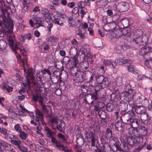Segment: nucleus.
I'll list each match as a JSON object with an SVG mask.
<instances>
[{
    "label": "nucleus",
    "instance_id": "23",
    "mask_svg": "<svg viewBox=\"0 0 152 152\" xmlns=\"http://www.w3.org/2000/svg\"><path fill=\"white\" fill-rule=\"evenodd\" d=\"M50 117L51 118L52 125L53 128H54L53 127L54 126L56 127V125L58 124V119L59 118L58 117L56 116L52 117L50 115Z\"/></svg>",
    "mask_w": 152,
    "mask_h": 152
},
{
    "label": "nucleus",
    "instance_id": "48",
    "mask_svg": "<svg viewBox=\"0 0 152 152\" xmlns=\"http://www.w3.org/2000/svg\"><path fill=\"white\" fill-rule=\"evenodd\" d=\"M147 77L144 75H140L138 76L137 79L139 81H142L147 79Z\"/></svg>",
    "mask_w": 152,
    "mask_h": 152
},
{
    "label": "nucleus",
    "instance_id": "29",
    "mask_svg": "<svg viewBox=\"0 0 152 152\" xmlns=\"http://www.w3.org/2000/svg\"><path fill=\"white\" fill-rule=\"evenodd\" d=\"M103 63L106 66H110L113 68L117 65L116 61L114 62V64H113V62L109 60H104L103 61Z\"/></svg>",
    "mask_w": 152,
    "mask_h": 152
},
{
    "label": "nucleus",
    "instance_id": "13",
    "mask_svg": "<svg viewBox=\"0 0 152 152\" xmlns=\"http://www.w3.org/2000/svg\"><path fill=\"white\" fill-rule=\"evenodd\" d=\"M118 6L120 11L123 12L126 11L127 10L128 4L125 2H122L118 4Z\"/></svg>",
    "mask_w": 152,
    "mask_h": 152
},
{
    "label": "nucleus",
    "instance_id": "26",
    "mask_svg": "<svg viewBox=\"0 0 152 152\" xmlns=\"http://www.w3.org/2000/svg\"><path fill=\"white\" fill-rule=\"evenodd\" d=\"M85 31H83V28L82 26H79L78 28V31L76 33L79 36L81 39H83L85 35L84 33Z\"/></svg>",
    "mask_w": 152,
    "mask_h": 152
},
{
    "label": "nucleus",
    "instance_id": "18",
    "mask_svg": "<svg viewBox=\"0 0 152 152\" xmlns=\"http://www.w3.org/2000/svg\"><path fill=\"white\" fill-rule=\"evenodd\" d=\"M138 131L140 134L143 136H145L147 134V130L146 128L144 126H139L138 127Z\"/></svg>",
    "mask_w": 152,
    "mask_h": 152
},
{
    "label": "nucleus",
    "instance_id": "34",
    "mask_svg": "<svg viewBox=\"0 0 152 152\" xmlns=\"http://www.w3.org/2000/svg\"><path fill=\"white\" fill-rule=\"evenodd\" d=\"M91 139V145L93 147L92 149L94 151L96 152L97 151L98 148L97 146H95V142L96 140L95 136L93 137Z\"/></svg>",
    "mask_w": 152,
    "mask_h": 152
},
{
    "label": "nucleus",
    "instance_id": "43",
    "mask_svg": "<svg viewBox=\"0 0 152 152\" xmlns=\"http://www.w3.org/2000/svg\"><path fill=\"white\" fill-rule=\"evenodd\" d=\"M140 117L142 121H145L148 119V117L146 112L141 114Z\"/></svg>",
    "mask_w": 152,
    "mask_h": 152
},
{
    "label": "nucleus",
    "instance_id": "19",
    "mask_svg": "<svg viewBox=\"0 0 152 152\" xmlns=\"http://www.w3.org/2000/svg\"><path fill=\"white\" fill-rule=\"evenodd\" d=\"M134 110L136 113L140 114L146 111L145 108L143 106H136Z\"/></svg>",
    "mask_w": 152,
    "mask_h": 152
},
{
    "label": "nucleus",
    "instance_id": "60",
    "mask_svg": "<svg viewBox=\"0 0 152 152\" xmlns=\"http://www.w3.org/2000/svg\"><path fill=\"white\" fill-rule=\"evenodd\" d=\"M69 19L68 20V25L69 26L73 27V25L72 23L74 22V20L72 18H69Z\"/></svg>",
    "mask_w": 152,
    "mask_h": 152
},
{
    "label": "nucleus",
    "instance_id": "21",
    "mask_svg": "<svg viewBox=\"0 0 152 152\" xmlns=\"http://www.w3.org/2000/svg\"><path fill=\"white\" fill-rule=\"evenodd\" d=\"M129 124L131 125L132 128L134 127V126L137 127V126H138L139 124L138 120L131 118L129 121Z\"/></svg>",
    "mask_w": 152,
    "mask_h": 152
},
{
    "label": "nucleus",
    "instance_id": "63",
    "mask_svg": "<svg viewBox=\"0 0 152 152\" xmlns=\"http://www.w3.org/2000/svg\"><path fill=\"white\" fill-rule=\"evenodd\" d=\"M146 49L149 52L152 49V43H149L145 46Z\"/></svg>",
    "mask_w": 152,
    "mask_h": 152
},
{
    "label": "nucleus",
    "instance_id": "36",
    "mask_svg": "<svg viewBox=\"0 0 152 152\" xmlns=\"http://www.w3.org/2000/svg\"><path fill=\"white\" fill-rule=\"evenodd\" d=\"M11 142L12 144L16 146L17 148L22 145L21 141L18 139L17 140H12L11 141Z\"/></svg>",
    "mask_w": 152,
    "mask_h": 152
},
{
    "label": "nucleus",
    "instance_id": "59",
    "mask_svg": "<svg viewBox=\"0 0 152 152\" xmlns=\"http://www.w3.org/2000/svg\"><path fill=\"white\" fill-rule=\"evenodd\" d=\"M105 88L102 87L101 84L98 85L96 86L95 88V92L97 93V92L100 89Z\"/></svg>",
    "mask_w": 152,
    "mask_h": 152
},
{
    "label": "nucleus",
    "instance_id": "7",
    "mask_svg": "<svg viewBox=\"0 0 152 152\" xmlns=\"http://www.w3.org/2000/svg\"><path fill=\"white\" fill-rule=\"evenodd\" d=\"M126 101L121 100L120 101V102H118V104H116L119 106V109L121 111V113L124 112L128 109V103Z\"/></svg>",
    "mask_w": 152,
    "mask_h": 152
},
{
    "label": "nucleus",
    "instance_id": "27",
    "mask_svg": "<svg viewBox=\"0 0 152 152\" xmlns=\"http://www.w3.org/2000/svg\"><path fill=\"white\" fill-rule=\"evenodd\" d=\"M115 32L116 36L117 37H120L123 35H125L127 33V32L126 30L125 29H123L122 31H121L120 29L117 30Z\"/></svg>",
    "mask_w": 152,
    "mask_h": 152
},
{
    "label": "nucleus",
    "instance_id": "1",
    "mask_svg": "<svg viewBox=\"0 0 152 152\" xmlns=\"http://www.w3.org/2000/svg\"><path fill=\"white\" fill-rule=\"evenodd\" d=\"M13 7L7 6V9L3 10L2 14L0 15V27L2 28L4 26L10 31L12 30L14 27L12 21L9 19L10 15L16 11V9L13 4Z\"/></svg>",
    "mask_w": 152,
    "mask_h": 152
},
{
    "label": "nucleus",
    "instance_id": "16",
    "mask_svg": "<svg viewBox=\"0 0 152 152\" xmlns=\"http://www.w3.org/2000/svg\"><path fill=\"white\" fill-rule=\"evenodd\" d=\"M65 123L63 120H61L60 121V124L58 125L57 124L55 128H53L55 129L56 128L60 132H63L64 131L65 129Z\"/></svg>",
    "mask_w": 152,
    "mask_h": 152
},
{
    "label": "nucleus",
    "instance_id": "64",
    "mask_svg": "<svg viewBox=\"0 0 152 152\" xmlns=\"http://www.w3.org/2000/svg\"><path fill=\"white\" fill-rule=\"evenodd\" d=\"M146 113L148 118H152V109L151 110H148Z\"/></svg>",
    "mask_w": 152,
    "mask_h": 152
},
{
    "label": "nucleus",
    "instance_id": "46",
    "mask_svg": "<svg viewBox=\"0 0 152 152\" xmlns=\"http://www.w3.org/2000/svg\"><path fill=\"white\" fill-rule=\"evenodd\" d=\"M81 52V54L79 56V61L80 63L82 62L85 60V52L84 50H82Z\"/></svg>",
    "mask_w": 152,
    "mask_h": 152
},
{
    "label": "nucleus",
    "instance_id": "38",
    "mask_svg": "<svg viewBox=\"0 0 152 152\" xmlns=\"http://www.w3.org/2000/svg\"><path fill=\"white\" fill-rule=\"evenodd\" d=\"M99 116L102 119L104 120L106 118V113L104 111L100 110L98 112Z\"/></svg>",
    "mask_w": 152,
    "mask_h": 152
},
{
    "label": "nucleus",
    "instance_id": "49",
    "mask_svg": "<svg viewBox=\"0 0 152 152\" xmlns=\"http://www.w3.org/2000/svg\"><path fill=\"white\" fill-rule=\"evenodd\" d=\"M142 104L143 105L142 106L145 107H147L149 105V100L147 99H145L142 101Z\"/></svg>",
    "mask_w": 152,
    "mask_h": 152
},
{
    "label": "nucleus",
    "instance_id": "28",
    "mask_svg": "<svg viewBox=\"0 0 152 152\" xmlns=\"http://www.w3.org/2000/svg\"><path fill=\"white\" fill-rule=\"evenodd\" d=\"M72 15L75 18L78 17L79 15V9L78 7L74 8L72 11Z\"/></svg>",
    "mask_w": 152,
    "mask_h": 152
},
{
    "label": "nucleus",
    "instance_id": "39",
    "mask_svg": "<svg viewBox=\"0 0 152 152\" xmlns=\"http://www.w3.org/2000/svg\"><path fill=\"white\" fill-rule=\"evenodd\" d=\"M106 110L109 112H112L115 109L113 104L111 103H107L106 105Z\"/></svg>",
    "mask_w": 152,
    "mask_h": 152
},
{
    "label": "nucleus",
    "instance_id": "17",
    "mask_svg": "<svg viewBox=\"0 0 152 152\" xmlns=\"http://www.w3.org/2000/svg\"><path fill=\"white\" fill-rule=\"evenodd\" d=\"M32 18L36 21V23H34L35 25H36V27L38 28L39 26H42V20H41L42 19L40 17H37L36 15H33L32 16Z\"/></svg>",
    "mask_w": 152,
    "mask_h": 152
},
{
    "label": "nucleus",
    "instance_id": "8",
    "mask_svg": "<svg viewBox=\"0 0 152 152\" xmlns=\"http://www.w3.org/2000/svg\"><path fill=\"white\" fill-rule=\"evenodd\" d=\"M124 89L128 91L127 92L130 97V101H131L135 94L134 90L131 89V85L128 83L126 84Z\"/></svg>",
    "mask_w": 152,
    "mask_h": 152
},
{
    "label": "nucleus",
    "instance_id": "11",
    "mask_svg": "<svg viewBox=\"0 0 152 152\" xmlns=\"http://www.w3.org/2000/svg\"><path fill=\"white\" fill-rule=\"evenodd\" d=\"M121 113L122 115L121 117V120L124 124H128L131 118L130 117L127 112L125 113Z\"/></svg>",
    "mask_w": 152,
    "mask_h": 152
},
{
    "label": "nucleus",
    "instance_id": "57",
    "mask_svg": "<svg viewBox=\"0 0 152 152\" xmlns=\"http://www.w3.org/2000/svg\"><path fill=\"white\" fill-rule=\"evenodd\" d=\"M0 132L4 135H6L7 134V130L4 128H0Z\"/></svg>",
    "mask_w": 152,
    "mask_h": 152
},
{
    "label": "nucleus",
    "instance_id": "31",
    "mask_svg": "<svg viewBox=\"0 0 152 152\" xmlns=\"http://www.w3.org/2000/svg\"><path fill=\"white\" fill-rule=\"evenodd\" d=\"M20 50L21 53L25 56H27L29 52L28 48L26 47H22L20 48Z\"/></svg>",
    "mask_w": 152,
    "mask_h": 152
},
{
    "label": "nucleus",
    "instance_id": "47",
    "mask_svg": "<svg viewBox=\"0 0 152 152\" xmlns=\"http://www.w3.org/2000/svg\"><path fill=\"white\" fill-rule=\"evenodd\" d=\"M116 129L117 130H121L122 128V125L121 123L118 121L117 122L115 125Z\"/></svg>",
    "mask_w": 152,
    "mask_h": 152
},
{
    "label": "nucleus",
    "instance_id": "30",
    "mask_svg": "<svg viewBox=\"0 0 152 152\" xmlns=\"http://www.w3.org/2000/svg\"><path fill=\"white\" fill-rule=\"evenodd\" d=\"M84 136L86 138H90L91 139L93 137H95L96 135L95 133H94L91 130H90V132L89 133L86 132L84 134Z\"/></svg>",
    "mask_w": 152,
    "mask_h": 152
},
{
    "label": "nucleus",
    "instance_id": "15",
    "mask_svg": "<svg viewBox=\"0 0 152 152\" xmlns=\"http://www.w3.org/2000/svg\"><path fill=\"white\" fill-rule=\"evenodd\" d=\"M121 143L119 140H117L115 143L113 144L112 145L113 147L112 151L114 152L117 151H123V150L121 149Z\"/></svg>",
    "mask_w": 152,
    "mask_h": 152
},
{
    "label": "nucleus",
    "instance_id": "41",
    "mask_svg": "<svg viewBox=\"0 0 152 152\" xmlns=\"http://www.w3.org/2000/svg\"><path fill=\"white\" fill-rule=\"evenodd\" d=\"M20 133L19 137L20 138L23 140H26L28 136V134L24 132H21Z\"/></svg>",
    "mask_w": 152,
    "mask_h": 152
},
{
    "label": "nucleus",
    "instance_id": "40",
    "mask_svg": "<svg viewBox=\"0 0 152 152\" xmlns=\"http://www.w3.org/2000/svg\"><path fill=\"white\" fill-rule=\"evenodd\" d=\"M148 53V51L146 49L145 46L142 48L139 51V54L140 55L143 56L144 58L145 55Z\"/></svg>",
    "mask_w": 152,
    "mask_h": 152
},
{
    "label": "nucleus",
    "instance_id": "24",
    "mask_svg": "<svg viewBox=\"0 0 152 152\" xmlns=\"http://www.w3.org/2000/svg\"><path fill=\"white\" fill-rule=\"evenodd\" d=\"M98 99L97 96V93L94 92L92 95H90V96H88V99H90V102L92 104H93L94 102Z\"/></svg>",
    "mask_w": 152,
    "mask_h": 152
},
{
    "label": "nucleus",
    "instance_id": "53",
    "mask_svg": "<svg viewBox=\"0 0 152 152\" xmlns=\"http://www.w3.org/2000/svg\"><path fill=\"white\" fill-rule=\"evenodd\" d=\"M3 88L6 89L7 92H10L12 91L13 88L9 86H4L3 87Z\"/></svg>",
    "mask_w": 152,
    "mask_h": 152
},
{
    "label": "nucleus",
    "instance_id": "37",
    "mask_svg": "<svg viewBox=\"0 0 152 152\" xmlns=\"http://www.w3.org/2000/svg\"><path fill=\"white\" fill-rule=\"evenodd\" d=\"M57 17L56 15L53 16V22L56 24L60 26H62L64 23L62 22L60 23L59 19Z\"/></svg>",
    "mask_w": 152,
    "mask_h": 152
},
{
    "label": "nucleus",
    "instance_id": "12",
    "mask_svg": "<svg viewBox=\"0 0 152 152\" xmlns=\"http://www.w3.org/2000/svg\"><path fill=\"white\" fill-rule=\"evenodd\" d=\"M51 142L55 144V146L59 150L62 151L65 147L63 145L61 144L60 142L57 140L55 137L52 138Z\"/></svg>",
    "mask_w": 152,
    "mask_h": 152
},
{
    "label": "nucleus",
    "instance_id": "4",
    "mask_svg": "<svg viewBox=\"0 0 152 152\" xmlns=\"http://www.w3.org/2000/svg\"><path fill=\"white\" fill-rule=\"evenodd\" d=\"M7 39L8 41V44L12 50H18L19 47L18 46L19 44L18 43H14L15 37L13 33L11 32L10 33Z\"/></svg>",
    "mask_w": 152,
    "mask_h": 152
},
{
    "label": "nucleus",
    "instance_id": "61",
    "mask_svg": "<svg viewBox=\"0 0 152 152\" xmlns=\"http://www.w3.org/2000/svg\"><path fill=\"white\" fill-rule=\"evenodd\" d=\"M5 109L7 110L9 112L12 113L13 110L11 107L7 105H4V106L3 107Z\"/></svg>",
    "mask_w": 152,
    "mask_h": 152
},
{
    "label": "nucleus",
    "instance_id": "25",
    "mask_svg": "<svg viewBox=\"0 0 152 152\" xmlns=\"http://www.w3.org/2000/svg\"><path fill=\"white\" fill-rule=\"evenodd\" d=\"M120 97L121 100L123 99V100L126 101L127 99L128 101H130V97L127 91L123 92L121 95H120Z\"/></svg>",
    "mask_w": 152,
    "mask_h": 152
},
{
    "label": "nucleus",
    "instance_id": "33",
    "mask_svg": "<svg viewBox=\"0 0 152 152\" xmlns=\"http://www.w3.org/2000/svg\"><path fill=\"white\" fill-rule=\"evenodd\" d=\"M72 58L73 61L72 63V67H77V64L80 62L78 60V59L76 55H74L73 56Z\"/></svg>",
    "mask_w": 152,
    "mask_h": 152
},
{
    "label": "nucleus",
    "instance_id": "42",
    "mask_svg": "<svg viewBox=\"0 0 152 152\" xmlns=\"http://www.w3.org/2000/svg\"><path fill=\"white\" fill-rule=\"evenodd\" d=\"M146 60L145 63L147 66L151 68H152V59L148 58L145 59Z\"/></svg>",
    "mask_w": 152,
    "mask_h": 152
},
{
    "label": "nucleus",
    "instance_id": "45",
    "mask_svg": "<svg viewBox=\"0 0 152 152\" xmlns=\"http://www.w3.org/2000/svg\"><path fill=\"white\" fill-rule=\"evenodd\" d=\"M80 98H82L83 97H84V102L86 104H90L89 103V99H88V96L87 95L86 96H85V95L84 94V93L81 94L80 96Z\"/></svg>",
    "mask_w": 152,
    "mask_h": 152
},
{
    "label": "nucleus",
    "instance_id": "51",
    "mask_svg": "<svg viewBox=\"0 0 152 152\" xmlns=\"http://www.w3.org/2000/svg\"><path fill=\"white\" fill-rule=\"evenodd\" d=\"M88 89V87L86 85H84L81 86V90L83 93H86Z\"/></svg>",
    "mask_w": 152,
    "mask_h": 152
},
{
    "label": "nucleus",
    "instance_id": "6",
    "mask_svg": "<svg viewBox=\"0 0 152 152\" xmlns=\"http://www.w3.org/2000/svg\"><path fill=\"white\" fill-rule=\"evenodd\" d=\"M110 100L113 102H116V104H118L120 102L121 97L119 91L115 90V91L112 93L110 96Z\"/></svg>",
    "mask_w": 152,
    "mask_h": 152
},
{
    "label": "nucleus",
    "instance_id": "56",
    "mask_svg": "<svg viewBox=\"0 0 152 152\" xmlns=\"http://www.w3.org/2000/svg\"><path fill=\"white\" fill-rule=\"evenodd\" d=\"M116 83L118 86H121L122 84V78L120 77H118L116 80Z\"/></svg>",
    "mask_w": 152,
    "mask_h": 152
},
{
    "label": "nucleus",
    "instance_id": "2",
    "mask_svg": "<svg viewBox=\"0 0 152 152\" xmlns=\"http://www.w3.org/2000/svg\"><path fill=\"white\" fill-rule=\"evenodd\" d=\"M26 83H23V84L25 87L30 86L31 83L35 79L34 76V72L31 69H28L26 73Z\"/></svg>",
    "mask_w": 152,
    "mask_h": 152
},
{
    "label": "nucleus",
    "instance_id": "22",
    "mask_svg": "<svg viewBox=\"0 0 152 152\" xmlns=\"http://www.w3.org/2000/svg\"><path fill=\"white\" fill-rule=\"evenodd\" d=\"M45 132L47 136L49 138H51V139L52 137H53L54 135V132L48 127H46L45 128Z\"/></svg>",
    "mask_w": 152,
    "mask_h": 152
},
{
    "label": "nucleus",
    "instance_id": "54",
    "mask_svg": "<svg viewBox=\"0 0 152 152\" xmlns=\"http://www.w3.org/2000/svg\"><path fill=\"white\" fill-rule=\"evenodd\" d=\"M42 110L45 113H48L49 112L48 109V107L50 108V107L48 106L47 105H45V104L43 105V106H42Z\"/></svg>",
    "mask_w": 152,
    "mask_h": 152
},
{
    "label": "nucleus",
    "instance_id": "50",
    "mask_svg": "<svg viewBox=\"0 0 152 152\" xmlns=\"http://www.w3.org/2000/svg\"><path fill=\"white\" fill-rule=\"evenodd\" d=\"M70 53L71 55H76L77 53V48L75 47H72L70 50Z\"/></svg>",
    "mask_w": 152,
    "mask_h": 152
},
{
    "label": "nucleus",
    "instance_id": "9",
    "mask_svg": "<svg viewBox=\"0 0 152 152\" xmlns=\"http://www.w3.org/2000/svg\"><path fill=\"white\" fill-rule=\"evenodd\" d=\"M35 115L36 118L34 119L35 121L37 122H38L40 121L42 123H43L44 115L42 112L37 109L36 110Z\"/></svg>",
    "mask_w": 152,
    "mask_h": 152
},
{
    "label": "nucleus",
    "instance_id": "55",
    "mask_svg": "<svg viewBox=\"0 0 152 152\" xmlns=\"http://www.w3.org/2000/svg\"><path fill=\"white\" fill-rule=\"evenodd\" d=\"M128 70L130 72H131L133 73H135L136 72L134 70V68L133 66L130 65L128 67Z\"/></svg>",
    "mask_w": 152,
    "mask_h": 152
},
{
    "label": "nucleus",
    "instance_id": "52",
    "mask_svg": "<svg viewBox=\"0 0 152 152\" xmlns=\"http://www.w3.org/2000/svg\"><path fill=\"white\" fill-rule=\"evenodd\" d=\"M18 148L22 152H27L28 151L27 148L24 146H23L22 144Z\"/></svg>",
    "mask_w": 152,
    "mask_h": 152
},
{
    "label": "nucleus",
    "instance_id": "10",
    "mask_svg": "<svg viewBox=\"0 0 152 152\" xmlns=\"http://www.w3.org/2000/svg\"><path fill=\"white\" fill-rule=\"evenodd\" d=\"M7 43L5 40L4 39L0 40V50L1 53L5 55L7 51L6 49Z\"/></svg>",
    "mask_w": 152,
    "mask_h": 152
},
{
    "label": "nucleus",
    "instance_id": "58",
    "mask_svg": "<svg viewBox=\"0 0 152 152\" xmlns=\"http://www.w3.org/2000/svg\"><path fill=\"white\" fill-rule=\"evenodd\" d=\"M148 58L152 59V51H149L144 57V59Z\"/></svg>",
    "mask_w": 152,
    "mask_h": 152
},
{
    "label": "nucleus",
    "instance_id": "14",
    "mask_svg": "<svg viewBox=\"0 0 152 152\" xmlns=\"http://www.w3.org/2000/svg\"><path fill=\"white\" fill-rule=\"evenodd\" d=\"M142 34L143 31L141 30L137 29L131 32L129 37L130 39L139 37L142 36Z\"/></svg>",
    "mask_w": 152,
    "mask_h": 152
},
{
    "label": "nucleus",
    "instance_id": "62",
    "mask_svg": "<svg viewBox=\"0 0 152 152\" xmlns=\"http://www.w3.org/2000/svg\"><path fill=\"white\" fill-rule=\"evenodd\" d=\"M42 46L44 47L43 49L45 50H48L50 47L49 45L46 42H43L42 45Z\"/></svg>",
    "mask_w": 152,
    "mask_h": 152
},
{
    "label": "nucleus",
    "instance_id": "5",
    "mask_svg": "<svg viewBox=\"0 0 152 152\" xmlns=\"http://www.w3.org/2000/svg\"><path fill=\"white\" fill-rule=\"evenodd\" d=\"M148 38L145 35H142V36L139 37L131 39L136 44L141 46L145 45L148 42Z\"/></svg>",
    "mask_w": 152,
    "mask_h": 152
},
{
    "label": "nucleus",
    "instance_id": "32",
    "mask_svg": "<svg viewBox=\"0 0 152 152\" xmlns=\"http://www.w3.org/2000/svg\"><path fill=\"white\" fill-rule=\"evenodd\" d=\"M117 62L119 63L120 64H123L129 63L131 64L132 63V61L128 59L123 60L122 59L118 58L117 60Z\"/></svg>",
    "mask_w": 152,
    "mask_h": 152
},
{
    "label": "nucleus",
    "instance_id": "20",
    "mask_svg": "<svg viewBox=\"0 0 152 152\" xmlns=\"http://www.w3.org/2000/svg\"><path fill=\"white\" fill-rule=\"evenodd\" d=\"M41 11L42 14L43 15V17H45L46 18H49L51 17L49 11L45 8H42V9Z\"/></svg>",
    "mask_w": 152,
    "mask_h": 152
},
{
    "label": "nucleus",
    "instance_id": "44",
    "mask_svg": "<svg viewBox=\"0 0 152 152\" xmlns=\"http://www.w3.org/2000/svg\"><path fill=\"white\" fill-rule=\"evenodd\" d=\"M7 6L5 4L4 1L2 0L0 1V7L1 8V15L2 14V11L7 9Z\"/></svg>",
    "mask_w": 152,
    "mask_h": 152
},
{
    "label": "nucleus",
    "instance_id": "35",
    "mask_svg": "<svg viewBox=\"0 0 152 152\" xmlns=\"http://www.w3.org/2000/svg\"><path fill=\"white\" fill-rule=\"evenodd\" d=\"M112 132L109 128H107L106 130L105 136L107 138H110L112 137Z\"/></svg>",
    "mask_w": 152,
    "mask_h": 152
},
{
    "label": "nucleus",
    "instance_id": "3",
    "mask_svg": "<svg viewBox=\"0 0 152 152\" xmlns=\"http://www.w3.org/2000/svg\"><path fill=\"white\" fill-rule=\"evenodd\" d=\"M96 81L98 83L101 84L102 88L107 87L110 83V82L108 81L107 78L104 77L102 75L96 76Z\"/></svg>",
    "mask_w": 152,
    "mask_h": 152
}]
</instances>
